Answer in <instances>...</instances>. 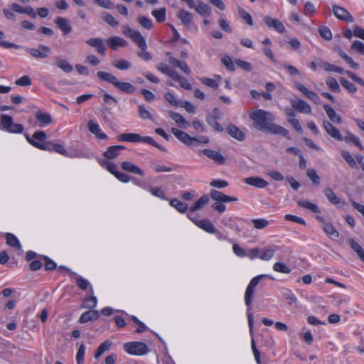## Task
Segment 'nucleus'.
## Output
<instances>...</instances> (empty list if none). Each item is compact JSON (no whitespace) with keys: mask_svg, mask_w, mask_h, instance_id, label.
Returning <instances> with one entry per match:
<instances>
[{"mask_svg":"<svg viewBox=\"0 0 364 364\" xmlns=\"http://www.w3.org/2000/svg\"><path fill=\"white\" fill-rule=\"evenodd\" d=\"M250 118L254 122V128L269 134H279L290 139L289 131L276 124H273L274 115L263 109L252 110L249 113Z\"/></svg>","mask_w":364,"mask_h":364,"instance_id":"nucleus-1","label":"nucleus"},{"mask_svg":"<svg viewBox=\"0 0 364 364\" xmlns=\"http://www.w3.org/2000/svg\"><path fill=\"white\" fill-rule=\"evenodd\" d=\"M97 75L101 80L106 81L113 85L119 90L124 93L132 94L136 90L134 86L132 85L131 83L120 82L114 75L109 73L105 71H98L97 73Z\"/></svg>","mask_w":364,"mask_h":364,"instance_id":"nucleus-2","label":"nucleus"},{"mask_svg":"<svg viewBox=\"0 0 364 364\" xmlns=\"http://www.w3.org/2000/svg\"><path fill=\"white\" fill-rule=\"evenodd\" d=\"M119 141H127L132 143L144 142L161 150L166 151L165 148L156 143L151 136H141L136 133H122L117 136Z\"/></svg>","mask_w":364,"mask_h":364,"instance_id":"nucleus-3","label":"nucleus"},{"mask_svg":"<svg viewBox=\"0 0 364 364\" xmlns=\"http://www.w3.org/2000/svg\"><path fill=\"white\" fill-rule=\"evenodd\" d=\"M210 196L213 200L216 201V203L212 205V208L218 211L219 213H223L225 210V205L223 204V203L237 200V198L229 196L220 191L213 189L210 191Z\"/></svg>","mask_w":364,"mask_h":364,"instance_id":"nucleus-4","label":"nucleus"},{"mask_svg":"<svg viewBox=\"0 0 364 364\" xmlns=\"http://www.w3.org/2000/svg\"><path fill=\"white\" fill-rule=\"evenodd\" d=\"M122 30V33L130 38L140 49L147 48L146 40L139 31L132 29L128 25L123 26Z\"/></svg>","mask_w":364,"mask_h":364,"instance_id":"nucleus-5","label":"nucleus"},{"mask_svg":"<svg viewBox=\"0 0 364 364\" xmlns=\"http://www.w3.org/2000/svg\"><path fill=\"white\" fill-rule=\"evenodd\" d=\"M123 348L127 353L134 355H144L148 352L147 346L140 341L126 343Z\"/></svg>","mask_w":364,"mask_h":364,"instance_id":"nucleus-6","label":"nucleus"},{"mask_svg":"<svg viewBox=\"0 0 364 364\" xmlns=\"http://www.w3.org/2000/svg\"><path fill=\"white\" fill-rule=\"evenodd\" d=\"M1 124L2 127L11 133H22L23 132V126L21 124H14L12 117L7 114H1Z\"/></svg>","mask_w":364,"mask_h":364,"instance_id":"nucleus-7","label":"nucleus"},{"mask_svg":"<svg viewBox=\"0 0 364 364\" xmlns=\"http://www.w3.org/2000/svg\"><path fill=\"white\" fill-rule=\"evenodd\" d=\"M332 13L338 20L351 23L353 21V17L344 7L337 4H332Z\"/></svg>","mask_w":364,"mask_h":364,"instance_id":"nucleus-8","label":"nucleus"},{"mask_svg":"<svg viewBox=\"0 0 364 364\" xmlns=\"http://www.w3.org/2000/svg\"><path fill=\"white\" fill-rule=\"evenodd\" d=\"M294 87L296 90H299L304 95H305L309 100L312 101L316 105L320 104L321 100L318 95L315 92L309 90L301 82H296L294 83Z\"/></svg>","mask_w":364,"mask_h":364,"instance_id":"nucleus-9","label":"nucleus"},{"mask_svg":"<svg viewBox=\"0 0 364 364\" xmlns=\"http://www.w3.org/2000/svg\"><path fill=\"white\" fill-rule=\"evenodd\" d=\"M171 132L178 140H180L182 143L185 144L186 145L192 146L195 144V137L191 136L186 132L180 130L177 128H172Z\"/></svg>","mask_w":364,"mask_h":364,"instance_id":"nucleus-10","label":"nucleus"},{"mask_svg":"<svg viewBox=\"0 0 364 364\" xmlns=\"http://www.w3.org/2000/svg\"><path fill=\"white\" fill-rule=\"evenodd\" d=\"M264 23L271 28H274L276 31H277L279 33H284L286 29L282 23L277 18H274L271 16H266L264 18Z\"/></svg>","mask_w":364,"mask_h":364,"instance_id":"nucleus-11","label":"nucleus"},{"mask_svg":"<svg viewBox=\"0 0 364 364\" xmlns=\"http://www.w3.org/2000/svg\"><path fill=\"white\" fill-rule=\"evenodd\" d=\"M87 44L95 48L101 55L105 56L107 48L102 38H91L87 41Z\"/></svg>","mask_w":364,"mask_h":364,"instance_id":"nucleus-12","label":"nucleus"},{"mask_svg":"<svg viewBox=\"0 0 364 364\" xmlns=\"http://www.w3.org/2000/svg\"><path fill=\"white\" fill-rule=\"evenodd\" d=\"M26 51L33 57L44 59L48 57V53L50 52V48L43 45H39L38 48H27Z\"/></svg>","mask_w":364,"mask_h":364,"instance_id":"nucleus-13","label":"nucleus"},{"mask_svg":"<svg viewBox=\"0 0 364 364\" xmlns=\"http://www.w3.org/2000/svg\"><path fill=\"white\" fill-rule=\"evenodd\" d=\"M323 127L330 136L338 141H343V136L341 134L340 131L336 127H335L330 122L326 120L323 121Z\"/></svg>","mask_w":364,"mask_h":364,"instance_id":"nucleus-14","label":"nucleus"},{"mask_svg":"<svg viewBox=\"0 0 364 364\" xmlns=\"http://www.w3.org/2000/svg\"><path fill=\"white\" fill-rule=\"evenodd\" d=\"M202 153L210 159L214 161L216 164L220 165L225 164V158L219 151H216L210 149H205L202 151Z\"/></svg>","mask_w":364,"mask_h":364,"instance_id":"nucleus-15","label":"nucleus"},{"mask_svg":"<svg viewBox=\"0 0 364 364\" xmlns=\"http://www.w3.org/2000/svg\"><path fill=\"white\" fill-rule=\"evenodd\" d=\"M291 104L292 107L299 112L304 114H311V106L303 100H291Z\"/></svg>","mask_w":364,"mask_h":364,"instance_id":"nucleus-16","label":"nucleus"},{"mask_svg":"<svg viewBox=\"0 0 364 364\" xmlns=\"http://www.w3.org/2000/svg\"><path fill=\"white\" fill-rule=\"evenodd\" d=\"M246 184L258 188H264L268 186V182L259 176L248 177L244 179Z\"/></svg>","mask_w":364,"mask_h":364,"instance_id":"nucleus-17","label":"nucleus"},{"mask_svg":"<svg viewBox=\"0 0 364 364\" xmlns=\"http://www.w3.org/2000/svg\"><path fill=\"white\" fill-rule=\"evenodd\" d=\"M228 133L235 139L243 141L245 139V134L237 126L230 124L227 127Z\"/></svg>","mask_w":364,"mask_h":364,"instance_id":"nucleus-18","label":"nucleus"},{"mask_svg":"<svg viewBox=\"0 0 364 364\" xmlns=\"http://www.w3.org/2000/svg\"><path fill=\"white\" fill-rule=\"evenodd\" d=\"M194 9L203 17H208L212 14L211 7L201 0H197V5Z\"/></svg>","mask_w":364,"mask_h":364,"instance_id":"nucleus-19","label":"nucleus"},{"mask_svg":"<svg viewBox=\"0 0 364 364\" xmlns=\"http://www.w3.org/2000/svg\"><path fill=\"white\" fill-rule=\"evenodd\" d=\"M124 149L125 147L122 145L111 146L104 152L103 156L107 159H114L119 155L120 151Z\"/></svg>","mask_w":364,"mask_h":364,"instance_id":"nucleus-20","label":"nucleus"},{"mask_svg":"<svg viewBox=\"0 0 364 364\" xmlns=\"http://www.w3.org/2000/svg\"><path fill=\"white\" fill-rule=\"evenodd\" d=\"M188 217L190 219H191L194 222V223L198 227H199L200 228L206 231L207 232H208V233H215V228L210 220H196L194 219H192L190 215H188Z\"/></svg>","mask_w":364,"mask_h":364,"instance_id":"nucleus-21","label":"nucleus"},{"mask_svg":"<svg viewBox=\"0 0 364 364\" xmlns=\"http://www.w3.org/2000/svg\"><path fill=\"white\" fill-rule=\"evenodd\" d=\"M88 130L95 134L99 139L106 140L108 136L106 134L102 132L99 125L90 120L87 124Z\"/></svg>","mask_w":364,"mask_h":364,"instance_id":"nucleus-22","label":"nucleus"},{"mask_svg":"<svg viewBox=\"0 0 364 364\" xmlns=\"http://www.w3.org/2000/svg\"><path fill=\"white\" fill-rule=\"evenodd\" d=\"M122 168L127 172L137 174L141 176H144V171L136 165L129 162V161H124L121 164Z\"/></svg>","mask_w":364,"mask_h":364,"instance_id":"nucleus-23","label":"nucleus"},{"mask_svg":"<svg viewBox=\"0 0 364 364\" xmlns=\"http://www.w3.org/2000/svg\"><path fill=\"white\" fill-rule=\"evenodd\" d=\"M334 50L338 54V55L343 59L346 63L350 66L351 68L357 70L359 68V64L354 62L353 58L348 56L340 47L337 46L334 48Z\"/></svg>","mask_w":364,"mask_h":364,"instance_id":"nucleus-24","label":"nucleus"},{"mask_svg":"<svg viewBox=\"0 0 364 364\" xmlns=\"http://www.w3.org/2000/svg\"><path fill=\"white\" fill-rule=\"evenodd\" d=\"M170 117L182 129H187L190 127V123L179 113L170 112Z\"/></svg>","mask_w":364,"mask_h":364,"instance_id":"nucleus-25","label":"nucleus"},{"mask_svg":"<svg viewBox=\"0 0 364 364\" xmlns=\"http://www.w3.org/2000/svg\"><path fill=\"white\" fill-rule=\"evenodd\" d=\"M100 317V313L96 310H90L83 313L80 317L79 321L81 323H87L90 321H95Z\"/></svg>","mask_w":364,"mask_h":364,"instance_id":"nucleus-26","label":"nucleus"},{"mask_svg":"<svg viewBox=\"0 0 364 364\" xmlns=\"http://www.w3.org/2000/svg\"><path fill=\"white\" fill-rule=\"evenodd\" d=\"M107 43L109 48L113 50H117L118 47H124L127 45V42L120 38L117 36H113L107 39Z\"/></svg>","mask_w":364,"mask_h":364,"instance_id":"nucleus-27","label":"nucleus"},{"mask_svg":"<svg viewBox=\"0 0 364 364\" xmlns=\"http://www.w3.org/2000/svg\"><path fill=\"white\" fill-rule=\"evenodd\" d=\"M177 17L181 20L182 23L186 26H190L193 19L192 14L183 9L178 12Z\"/></svg>","mask_w":364,"mask_h":364,"instance_id":"nucleus-28","label":"nucleus"},{"mask_svg":"<svg viewBox=\"0 0 364 364\" xmlns=\"http://www.w3.org/2000/svg\"><path fill=\"white\" fill-rule=\"evenodd\" d=\"M323 109L332 122L336 124L341 123V117L336 114V111L330 105H325Z\"/></svg>","mask_w":364,"mask_h":364,"instance_id":"nucleus-29","label":"nucleus"},{"mask_svg":"<svg viewBox=\"0 0 364 364\" xmlns=\"http://www.w3.org/2000/svg\"><path fill=\"white\" fill-rule=\"evenodd\" d=\"M323 193L326 198L333 204L334 205H338L340 203H342L343 205H345V202H341V199L338 198L333 191L329 188L326 187L323 190Z\"/></svg>","mask_w":364,"mask_h":364,"instance_id":"nucleus-30","label":"nucleus"},{"mask_svg":"<svg viewBox=\"0 0 364 364\" xmlns=\"http://www.w3.org/2000/svg\"><path fill=\"white\" fill-rule=\"evenodd\" d=\"M343 141H345L346 143L352 142L353 144L358 146L360 150H364V146L360 143L359 138L348 131L346 132V135L343 137Z\"/></svg>","mask_w":364,"mask_h":364,"instance_id":"nucleus-31","label":"nucleus"},{"mask_svg":"<svg viewBox=\"0 0 364 364\" xmlns=\"http://www.w3.org/2000/svg\"><path fill=\"white\" fill-rule=\"evenodd\" d=\"M348 244L350 248L356 252L358 257L363 262L364 261V250L363 248L353 239L348 240Z\"/></svg>","mask_w":364,"mask_h":364,"instance_id":"nucleus-32","label":"nucleus"},{"mask_svg":"<svg viewBox=\"0 0 364 364\" xmlns=\"http://www.w3.org/2000/svg\"><path fill=\"white\" fill-rule=\"evenodd\" d=\"M209 201V197L208 195H203L196 203L190 208V211L194 212L197 210L203 208Z\"/></svg>","mask_w":364,"mask_h":364,"instance_id":"nucleus-33","label":"nucleus"},{"mask_svg":"<svg viewBox=\"0 0 364 364\" xmlns=\"http://www.w3.org/2000/svg\"><path fill=\"white\" fill-rule=\"evenodd\" d=\"M298 204L300 206L312 211L313 213H319L321 212V210L318 205L309 200H300L298 201Z\"/></svg>","mask_w":364,"mask_h":364,"instance_id":"nucleus-34","label":"nucleus"},{"mask_svg":"<svg viewBox=\"0 0 364 364\" xmlns=\"http://www.w3.org/2000/svg\"><path fill=\"white\" fill-rule=\"evenodd\" d=\"M298 204L300 206L312 211L313 213H319L321 212V210L318 205L309 200H300L298 201Z\"/></svg>","mask_w":364,"mask_h":364,"instance_id":"nucleus-35","label":"nucleus"},{"mask_svg":"<svg viewBox=\"0 0 364 364\" xmlns=\"http://www.w3.org/2000/svg\"><path fill=\"white\" fill-rule=\"evenodd\" d=\"M298 204L300 206L312 211L313 213H319L321 212V210L318 205L309 200H300L298 201Z\"/></svg>","mask_w":364,"mask_h":364,"instance_id":"nucleus-36","label":"nucleus"},{"mask_svg":"<svg viewBox=\"0 0 364 364\" xmlns=\"http://www.w3.org/2000/svg\"><path fill=\"white\" fill-rule=\"evenodd\" d=\"M218 118L216 117H213V115H208L206 117V122L209 126L213 127L215 130L218 132H222L223 131V128L222 126L218 122Z\"/></svg>","mask_w":364,"mask_h":364,"instance_id":"nucleus-37","label":"nucleus"},{"mask_svg":"<svg viewBox=\"0 0 364 364\" xmlns=\"http://www.w3.org/2000/svg\"><path fill=\"white\" fill-rule=\"evenodd\" d=\"M323 230L327 235L333 238H337L339 237V232L331 223H324L323 225Z\"/></svg>","mask_w":364,"mask_h":364,"instance_id":"nucleus-38","label":"nucleus"},{"mask_svg":"<svg viewBox=\"0 0 364 364\" xmlns=\"http://www.w3.org/2000/svg\"><path fill=\"white\" fill-rule=\"evenodd\" d=\"M151 14L157 22L162 23L166 20V9L164 7L154 9L152 11Z\"/></svg>","mask_w":364,"mask_h":364,"instance_id":"nucleus-39","label":"nucleus"},{"mask_svg":"<svg viewBox=\"0 0 364 364\" xmlns=\"http://www.w3.org/2000/svg\"><path fill=\"white\" fill-rule=\"evenodd\" d=\"M170 205L172 207H174L178 211L182 213H185L188 207L187 203H183L176 198L172 199L170 201Z\"/></svg>","mask_w":364,"mask_h":364,"instance_id":"nucleus-40","label":"nucleus"},{"mask_svg":"<svg viewBox=\"0 0 364 364\" xmlns=\"http://www.w3.org/2000/svg\"><path fill=\"white\" fill-rule=\"evenodd\" d=\"M112 65L120 70H126L131 68L132 63L124 59L115 60Z\"/></svg>","mask_w":364,"mask_h":364,"instance_id":"nucleus-41","label":"nucleus"},{"mask_svg":"<svg viewBox=\"0 0 364 364\" xmlns=\"http://www.w3.org/2000/svg\"><path fill=\"white\" fill-rule=\"evenodd\" d=\"M36 119L44 124H50L52 122V117L48 113H44L41 111H38L36 114Z\"/></svg>","mask_w":364,"mask_h":364,"instance_id":"nucleus-42","label":"nucleus"},{"mask_svg":"<svg viewBox=\"0 0 364 364\" xmlns=\"http://www.w3.org/2000/svg\"><path fill=\"white\" fill-rule=\"evenodd\" d=\"M6 243L8 245L13 247H16L18 250L21 249V244L14 235H13L11 233H7L6 235Z\"/></svg>","mask_w":364,"mask_h":364,"instance_id":"nucleus-43","label":"nucleus"},{"mask_svg":"<svg viewBox=\"0 0 364 364\" xmlns=\"http://www.w3.org/2000/svg\"><path fill=\"white\" fill-rule=\"evenodd\" d=\"M326 83L328 86L329 89L336 92H340L341 88L337 80L333 77H328L326 79Z\"/></svg>","mask_w":364,"mask_h":364,"instance_id":"nucleus-44","label":"nucleus"},{"mask_svg":"<svg viewBox=\"0 0 364 364\" xmlns=\"http://www.w3.org/2000/svg\"><path fill=\"white\" fill-rule=\"evenodd\" d=\"M137 21L143 28L147 30H151L154 26L151 19L144 16H139L137 18Z\"/></svg>","mask_w":364,"mask_h":364,"instance_id":"nucleus-45","label":"nucleus"},{"mask_svg":"<svg viewBox=\"0 0 364 364\" xmlns=\"http://www.w3.org/2000/svg\"><path fill=\"white\" fill-rule=\"evenodd\" d=\"M43 145H47L50 149H41V150H48V151L54 150L55 151H56L59 154H66L65 149L60 144H53L50 142H46V143H44Z\"/></svg>","mask_w":364,"mask_h":364,"instance_id":"nucleus-46","label":"nucleus"},{"mask_svg":"<svg viewBox=\"0 0 364 364\" xmlns=\"http://www.w3.org/2000/svg\"><path fill=\"white\" fill-rule=\"evenodd\" d=\"M55 65L65 73H68V61L61 57H57L54 62Z\"/></svg>","mask_w":364,"mask_h":364,"instance_id":"nucleus-47","label":"nucleus"},{"mask_svg":"<svg viewBox=\"0 0 364 364\" xmlns=\"http://www.w3.org/2000/svg\"><path fill=\"white\" fill-rule=\"evenodd\" d=\"M97 300L96 296H91L87 298H85L83 301V306L84 308L92 310L97 306Z\"/></svg>","mask_w":364,"mask_h":364,"instance_id":"nucleus-48","label":"nucleus"},{"mask_svg":"<svg viewBox=\"0 0 364 364\" xmlns=\"http://www.w3.org/2000/svg\"><path fill=\"white\" fill-rule=\"evenodd\" d=\"M340 82L341 85L348 90L350 93L354 94L357 92L356 87L350 81L347 80L343 77L340 78Z\"/></svg>","mask_w":364,"mask_h":364,"instance_id":"nucleus-49","label":"nucleus"},{"mask_svg":"<svg viewBox=\"0 0 364 364\" xmlns=\"http://www.w3.org/2000/svg\"><path fill=\"white\" fill-rule=\"evenodd\" d=\"M55 23L57 26L64 32L65 34L68 33V21L66 18L58 17L56 18Z\"/></svg>","mask_w":364,"mask_h":364,"instance_id":"nucleus-50","label":"nucleus"},{"mask_svg":"<svg viewBox=\"0 0 364 364\" xmlns=\"http://www.w3.org/2000/svg\"><path fill=\"white\" fill-rule=\"evenodd\" d=\"M273 269L275 272L284 273V274H289L291 272V269L287 266L284 263L282 262H276L273 265Z\"/></svg>","mask_w":364,"mask_h":364,"instance_id":"nucleus-51","label":"nucleus"},{"mask_svg":"<svg viewBox=\"0 0 364 364\" xmlns=\"http://www.w3.org/2000/svg\"><path fill=\"white\" fill-rule=\"evenodd\" d=\"M252 223L253 224L255 228L257 230H261L263 228H267L269 223L267 220L260 218V219H252L251 220Z\"/></svg>","mask_w":364,"mask_h":364,"instance_id":"nucleus-52","label":"nucleus"},{"mask_svg":"<svg viewBox=\"0 0 364 364\" xmlns=\"http://www.w3.org/2000/svg\"><path fill=\"white\" fill-rule=\"evenodd\" d=\"M85 353V346L83 343H81L78 350L76 354V361L77 364H83L84 363V356Z\"/></svg>","mask_w":364,"mask_h":364,"instance_id":"nucleus-53","label":"nucleus"},{"mask_svg":"<svg viewBox=\"0 0 364 364\" xmlns=\"http://www.w3.org/2000/svg\"><path fill=\"white\" fill-rule=\"evenodd\" d=\"M318 32L320 36L326 41H330L332 39V33L330 29L325 26H322L318 28Z\"/></svg>","mask_w":364,"mask_h":364,"instance_id":"nucleus-54","label":"nucleus"},{"mask_svg":"<svg viewBox=\"0 0 364 364\" xmlns=\"http://www.w3.org/2000/svg\"><path fill=\"white\" fill-rule=\"evenodd\" d=\"M307 176L314 185L318 186L320 184L321 179L316 170L309 169L307 171Z\"/></svg>","mask_w":364,"mask_h":364,"instance_id":"nucleus-55","label":"nucleus"},{"mask_svg":"<svg viewBox=\"0 0 364 364\" xmlns=\"http://www.w3.org/2000/svg\"><path fill=\"white\" fill-rule=\"evenodd\" d=\"M238 13L240 16L249 25L252 26L253 25V20L252 18V16L247 13L245 9H239Z\"/></svg>","mask_w":364,"mask_h":364,"instance_id":"nucleus-56","label":"nucleus"},{"mask_svg":"<svg viewBox=\"0 0 364 364\" xmlns=\"http://www.w3.org/2000/svg\"><path fill=\"white\" fill-rule=\"evenodd\" d=\"M341 156L351 168H353L355 166V165H356L355 161L353 159V157L352 156V155L350 154L349 151H342Z\"/></svg>","mask_w":364,"mask_h":364,"instance_id":"nucleus-57","label":"nucleus"},{"mask_svg":"<svg viewBox=\"0 0 364 364\" xmlns=\"http://www.w3.org/2000/svg\"><path fill=\"white\" fill-rule=\"evenodd\" d=\"M102 19L107 24L110 25L112 27H116L119 25V22L109 14L104 13L102 14Z\"/></svg>","mask_w":364,"mask_h":364,"instance_id":"nucleus-58","label":"nucleus"},{"mask_svg":"<svg viewBox=\"0 0 364 364\" xmlns=\"http://www.w3.org/2000/svg\"><path fill=\"white\" fill-rule=\"evenodd\" d=\"M139 114L143 119L152 120V115L151 112L146 109L144 105H141L139 106Z\"/></svg>","mask_w":364,"mask_h":364,"instance_id":"nucleus-59","label":"nucleus"},{"mask_svg":"<svg viewBox=\"0 0 364 364\" xmlns=\"http://www.w3.org/2000/svg\"><path fill=\"white\" fill-rule=\"evenodd\" d=\"M222 63L230 71H234L235 70V63L232 62L231 58L228 55L224 56L221 59Z\"/></svg>","mask_w":364,"mask_h":364,"instance_id":"nucleus-60","label":"nucleus"},{"mask_svg":"<svg viewBox=\"0 0 364 364\" xmlns=\"http://www.w3.org/2000/svg\"><path fill=\"white\" fill-rule=\"evenodd\" d=\"M164 98L172 106L179 107L180 101L177 100L176 98L175 97V96L171 92H166L164 95Z\"/></svg>","mask_w":364,"mask_h":364,"instance_id":"nucleus-61","label":"nucleus"},{"mask_svg":"<svg viewBox=\"0 0 364 364\" xmlns=\"http://www.w3.org/2000/svg\"><path fill=\"white\" fill-rule=\"evenodd\" d=\"M235 63L245 71H250L252 70V65L249 62L237 59L235 60Z\"/></svg>","mask_w":364,"mask_h":364,"instance_id":"nucleus-62","label":"nucleus"},{"mask_svg":"<svg viewBox=\"0 0 364 364\" xmlns=\"http://www.w3.org/2000/svg\"><path fill=\"white\" fill-rule=\"evenodd\" d=\"M33 138L34 140H36L38 142L44 144L46 143V140L47 139L46 134L43 131H38L36 132L33 134Z\"/></svg>","mask_w":364,"mask_h":364,"instance_id":"nucleus-63","label":"nucleus"},{"mask_svg":"<svg viewBox=\"0 0 364 364\" xmlns=\"http://www.w3.org/2000/svg\"><path fill=\"white\" fill-rule=\"evenodd\" d=\"M351 49L356 50L361 55H364V43L360 41H355L351 45Z\"/></svg>","mask_w":364,"mask_h":364,"instance_id":"nucleus-64","label":"nucleus"}]
</instances>
